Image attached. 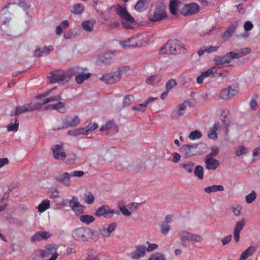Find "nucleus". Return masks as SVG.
<instances>
[{
    "label": "nucleus",
    "mask_w": 260,
    "mask_h": 260,
    "mask_svg": "<svg viewBox=\"0 0 260 260\" xmlns=\"http://www.w3.org/2000/svg\"><path fill=\"white\" fill-rule=\"evenodd\" d=\"M178 3L176 0H171L170 2L169 9L171 14L176 15L178 10Z\"/></svg>",
    "instance_id": "40"
},
{
    "label": "nucleus",
    "mask_w": 260,
    "mask_h": 260,
    "mask_svg": "<svg viewBox=\"0 0 260 260\" xmlns=\"http://www.w3.org/2000/svg\"><path fill=\"white\" fill-rule=\"evenodd\" d=\"M194 175L200 180H202L204 178V169L201 166H197L194 169Z\"/></svg>",
    "instance_id": "36"
},
{
    "label": "nucleus",
    "mask_w": 260,
    "mask_h": 260,
    "mask_svg": "<svg viewBox=\"0 0 260 260\" xmlns=\"http://www.w3.org/2000/svg\"><path fill=\"white\" fill-rule=\"evenodd\" d=\"M115 214L119 215V212L115 211L108 205H104L96 210L94 215L98 217H104L108 219L112 218Z\"/></svg>",
    "instance_id": "9"
},
{
    "label": "nucleus",
    "mask_w": 260,
    "mask_h": 260,
    "mask_svg": "<svg viewBox=\"0 0 260 260\" xmlns=\"http://www.w3.org/2000/svg\"><path fill=\"white\" fill-rule=\"evenodd\" d=\"M61 100V96L60 95H56L55 96H52L49 98H46L44 99L41 102L42 105L43 104H46L49 102H54V101H58Z\"/></svg>",
    "instance_id": "44"
},
{
    "label": "nucleus",
    "mask_w": 260,
    "mask_h": 260,
    "mask_svg": "<svg viewBox=\"0 0 260 260\" xmlns=\"http://www.w3.org/2000/svg\"><path fill=\"white\" fill-rule=\"evenodd\" d=\"M80 121V119L78 116H68L62 120V128H65L69 127L76 126L79 123Z\"/></svg>",
    "instance_id": "16"
},
{
    "label": "nucleus",
    "mask_w": 260,
    "mask_h": 260,
    "mask_svg": "<svg viewBox=\"0 0 260 260\" xmlns=\"http://www.w3.org/2000/svg\"><path fill=\"white\" fill-rule=\"evenodd\" d=\"M49 196L52 198H56L59 197V192L57 189L52 188L49 192Z\"/></svg>",
    "instance_id": "62"
},
{
    "label": "nucleus",
    "mask_w": 260,
    "mask_h": 260,
    "mask_svg": "<svg viewBox=\"0 0 260 260\" xmlns=\"http://www.w3.org/2000/svg\"><path fill=\"white\" fill-rule=\"evenodd\" d=\"M76 214H81L84 212V206L80 204L72 209Z\"/></svg>",
    "instance_id": "58"
},
{
    "label": "nucleus",
    "mask_w": 260,
    "mask_h": 260,
    "mask_svg": "<svg viewBox=\"0 0 260 260\" xmlns=\"http://www.w3.org/2000/svg\"><path fill=\"white\" fill-rule=\"evenodd\" d=\"M118 207L119 208L120 211L123 215L125 216H129L131 215V212L126 209L124 205H120L119 204Z\"/></svg>",
    "instance_id": "53"
},
{
    "label": "nucleus",
    "mask_w": 260,
    "mask_h": 260,
    "mask_svg": "<svg viewBox=\"0 0 260 260\" xmlns=\"http://www.w3.org/2000/svg\"><path fill=\"white\" fill-rule=\"evenodd\" d=\"M180 166L184 169L187 173H192L194 167V164L191 161L186 162L180 164Z\"/></svg>",
    "instance_id": "32"
},
{
    "label": "nucleus",
    "mask_w": 260,
    "mask_h": 260,
    "mask_svg": "<svg viewBox=\"0 0 260 260\" xmlns=\"http://www.w3.org/2000/svg\"><path fill=\"white\" fill-rule=\"evenodd\" d=\"M115 11L121 19V24L123 27L127 29H133L136 25L134 18L128 12L126 8L117 5L115 8Z\"/></svg>",
    "instance_id": "1"
},
{
    "label": "nucleus",
    "mask_w": 260,
    "mask_h": 260,
    "mask_svg": "<svg viewBox=\"0 0 260 260\" xmlns=\"http://www.w3.org/2000/svg\"><path fill=\"white\" fill-rule=\"evenodd\" d=\"M69 25V23L68 20H64L57 26L56 28V34L57 35H60L62 34L63 29L67 28Z\"/></svg>",
    "instance_id": "37"
},
{
    "label": "nucleus",
    "mask_w": 260,
    "mask_h": 260,
    "mask_svg": "<svg viewBox=\"0 0 260 260\" xmlns=\"http://www.w3.org/2000/svg\"><path fill=\"white\" fill-rule=\"evenodd\" d=\"M246 150L247 148L244 146H242L235 151V154L237 156H240L243 154H245Z\"/></svg>",
    "instance_id": "57"
},
{
    "label": "nucleus",
    "mask_w": 260,
    "mask_h": 260,
    "mask_svg": "<svg viewBox=\"0 0 260 260\" xmlns=\"http://www.w3.org/2000/svg\"><path fill=\"white\" fill-rule=\"evenodd\" d=\"M112 128H114V129H115L116 133L118 132V129L117 128L115 124V122L113 120L109 121L107 122L105 125L102 126V127L100 128V131L103 132L108 131Z\"/></svg>",
    "instance_id": "30"
},
{
    "label": "nucleus",
    "mask_w": 260,
    "mask_h": 260,
    "mask_svg": "<svg viewBox=\"0 0 260 260\" xmlns=\"http://www.w3.org/2000/svg\"><path fill=\"white\" fill-rule=\"evenodd\" d=\"M134 100V97L132 95H127L123 99V104L125 106L129 105Z\"/></svg>",
    "instance_id": "59"
},
{
    "label": "nucleus",
    "mask_w": 260,
    "mask_h": 260,
    "mask_svg": "<svg viewBox=\"0 0 260 260\" xmlns=\"http://www.w3.org/2000/svg\"><path fill=\"white\" fill-rule=\"evenodd\" d=\"M232 235H229L226 237H223L221 240L222 244L225 245L228 244L232 240Z\"/></svg>",
    "instance_id": "63"
},
{
    "label": "nucleus",
    "mask_w": 260,
    "mask_h": 260,
    "mask_svg": "<svg viewBox=\"0 0 260 260\" xmlns=\"http://www.w3.org/2000/svg\"><path fill=\"white\" fill-rule=\"evenodd\" d=\"M50 208V201L48 200H43L38 206V211L42 213Z\"/></svg>",
    "instance_id": "34"
},
{
    "label": "nucleus",
    "mask_w": 260,
    "mask_h": 260,
    "mask_svg": "<svg viewBox=\"0 0 260 260\" xmlns=\"http://www.w3.org/2000/svg\"><path fill=\"white\" fill-rule=\"evenodd\" d=\"M148 260H166L164 254L159 252H156L152 254Z\"/></svg>",
    "instance_id": "48"
},
{
    "label": "nucleus",
    "mask_w": 260,
    "mask_h": 260,
    "mask_svg": "<svg viewBox=\"0 0 260 260\" xmlns=\"http://www.w3.org/2000/svg\"><path fill=\"white\" fill-rule=\"evenodd\" d=\"M146 244L148 245V247L146 248V251L148 252H151L153 250L156 249L158 248V245L155 243H151L149 241H147Z\"/></svg>",
    "instance_id": "56"
},
{
    "label": "nucleus",
    "mask_w": 260,
    "mask_h": 260,
    "mask_svg": "<svg viewBox=\"0 0 260 260\" xmlns=\"http://www.w3.org/2000/svg\"><path fill=\"white\" fill-rule=\"evenodd\" d=\"M256 198V193L254 190H252L250 193L246 196L245 200L247 203L250 204L253 202Z\"/></svg>",
    "instance_id": "45"
},
{
    "label": "nucleus",
    "mask_w": 260,
    "mask_h": 260,
    "mask_svg": "<svg viewBox=\"0 0 260 260\" xmlns=\"http://www.w3.org/2000/svg\"><path fill=\"white\" fill-rule=\"evenodd\" d=\"M83 128H79L75 130H71L69 131L68 133L70 135L76 136L77 135H79L80 134H83Z\"/></svg>",
    "instance_id": "54"
},
{
    "label": "nucleus",
    "mask_w": 260,
    "mask_h": 260,
    "mask_svg": "<svg viewBox=\"0 0 260 260\" xmlns=\"http://www.w3.org/2000/svg\"><path fill=\"white\" fill-rule=\"evenodd\" d=\"M84 10V7L82 4H75L73 8L72 12L75 14H80Z\"/></svg>",
    "instance_id": "41"
},
{
    "label": "nucleus",
    "mask_w": 260,
    "mask_h": 260,
    "mask_svg": "<svg viewBox=\"0 0 260 260\" xmlns=\"http://www.w3.org/2000/svg\"><path fill=\"white\" fill-rule=\"evenodd\" d=\"M40 234L41 240H46L50 238L51 236V234L48 232H39Z\"/></svg>",
    "instance_id": "61"
},
{
    "label": "nucleus",
    "mask_w": 260,
    "mask_h": 260,
    "mask_svg": "<svg viewBox=\"0 0 260 260\" xmlns=\"http://www.w3.org/2000/svg\"><path fill=\"white\" fill-rule=\"evenodd\" d=\"M67 76L69 80H71L75 76V81H85L88 80L92 74L88 72V69L86 68L74 66L68 69Z\"/></svg>",
    "instance_id": "2"
},
{
    "label": "nucleus",
    "mask_w": 260,
    "mask_h": 260,
    "mask_svg": "<svg viewBox=\"0 0 260 260\" xmlns=\"http://www.w3.org/2000/svg\"><path fill=\"white\" fill-rule=\"evenodd\" d=\"M136 250L129 254V257L133 260H138L144 257L146 254V247L144 245L139 244L136 246Z\"/></svg>",
    "instance_id": "14"
},
{
    "label": "nucleus",
    "mask_w": 260,
    "mask_h": 260,
    "mask_svg": "<svg viewBox=\"0 0 260 260\" xmlns=\"http://www.w3.org/2000/svg\"><path fill=\"white\" fill-rule=\"evenodd\" d=\"M200 10L199 6L196 3L186 4L181 10V13L184 16H188L197 14Z\"/></svg>",
    "instance_id": "15"
},
{
    "label": "nucleus",
    "mask_w": 260,
    "mask_h": 260,
    "mask_svg": "<svg viewBox=\"0 0 260 260\" xmlns=\"http://www.w3.org/2000/svg\"><path fill=\"white\" fill-rule=\"evenodd\" d=\"M256 248L253 246H249L241 254L239 260H246L248 256H251L256 251Z\"/></svg>",
    "instance_id": "27"
},
{
    "label": "nucleus",
    "mask_w": 260,
    "mask_h": 260,
    "mask_svg": "<svg viewBox=\"0 0 260 260\" xmlns=\"http://www.w3.org/2000/svg\"><path fill=\"white\" fill-rule=\"evenodd\" d=\"M202 136V133L200 131L196 130L193 132H191L190 133L188 137L190 140H194L201 138Z\"/></svg>",
    "instance_id": "46"
},
{
    "label": "nucleus",
    "mask_w": 260,
    "mask_h": 260,
    "mask_svg": "<svg viewBox=\"0 0 260 260\" xmlns=\"http://www.w3.org/2000/svg\"><path fill=\"white\" fill-rule=\"evenodd\" d=\"M231 60L230 55L228 54V53L224 56H216L214 58V61L219 68H222L225 64L230 63Z\"/></svg>",
    "instance_id": "19"
},
{
    "label": "nucleus",
    "mask_w": 260,
    "mask_h": 260,
    "mask_svg": "<svg viewBox=\"0 0 260 260\" xmlns=\"http://www.w3.org/2000/svg\"><path fill=\"white\" fill-rule=\"evenodd\" d=\"M167 17L166 7L163 4L156 5L152 13H149L148 18L151 22H157L165 19Z\"/></svg>",
    "instance_id": "5"
},
{
    "label": "nucleus",
    "mask_w": 260,
    "mask_h": 260,
    "mask_svg": "<svg viewBox=\"0 0 260 260\" xmlns=\"http://www.w3.org/2000/svg\"><path fill=\"white\" fill-rule=\"evenodd\" d=\"M244 225V220L242 219L241 220L237 222L234 228V232L240 233L241 231L243 229Z\"/></svg>",
    "instance_id": "49"
},
{
    "label": "nucleus",
    "mask_w": 260,
    "mask_h": 260,
    "mask_svg": "<svg viewBox=\"0 0 260 260\" xmlns=\"http://www.w3.org/2000/svg\"><path fill=\"white\" fill-rule=\"evenodd\" d=\"M53 153L54 157L56 159L62 160L66 157L62 144L55 145L53 148Z\"/></svg>",
    "instance_id": "18"
},
{
    "label": "nucleus",
    "mask_w": 260,
    "mask_h": 260,
    "mask_svg": "<svg viewBox=\"0 0 260 260\" xmlns=\"http://www.w3.org/2000/svg\"><path fill=\"white\" fill-rule=\"evenodd\" d=\"M182 49H185L182 42L177 39H171L164 47L161 48L160 52L161 54H180Z\"/></svg>",
    "instance_id": "3"
},
{
    "label": "nucleus",
    "mask_w": 260,
    "mask_h": 260,
    "mask_svg": "<svg viewBox=\"0 0 260 260\" xmlns=\"http://www.w3.org/2000/svg\"><path fill=\"white\" fill-rule=\"evenodd\" d=\"M238 26V22L237 21L231 24L224 32L223 38L225 40L230 39L235 32Z\"/></svg>",
    "instance_id": "21"
},
{
    "label": "nucleus",
    "mask_w": 260,
    "mask_h": 260,
    "mask_svg": "<svg viewBox=\"0 0 260 260\" xmlns=\"http://www.w3.org/2000/svg\"><path fill=\"white\" fill-rule=\"evenodd\" d=\"M98 127V124L95 122H90L86 127H82L83 128V135H87L90 132L96 129Z\"/></svg>",
    "instance_id": "31"
},
{
    "label": "nucleus",
    "mask_w": 260,
    "mask_h": 260,
    "mask_svg": "<svg viewBox=\"0 0 260 260\" xmlns=\"http://www.w3.org/2000/svg\"><path fill=\"white\" fill-rule=\"evenodd\" d=\"M45 110H56L60 113L66 112L65 104L60 102L54 104H49L45 107Z\"/></svg>",
    "instance_id": "22"
},
{
    "label": "nucleus",
    "mask_w": 260,
    "mask_h": 260,
    "mask_svg": "<svg viewBox=\"0 0 260 260\" xmlns=\"http://www.w3.org/2000/svg\"><path fill=\"white\" fill-rule=\"evenodd\" d=\"M84 201L88 204H92L94 201L93 195L91 192H88L84 194Z\"/></svg>",
    "instance_id": "47"
},
{
    "label": "nucleus",
    "mask_w": 260,
    "mask_h": 260,
    "mask_svg": "<svg viewBox=\"0 0 260 260\" xmlns=\"http://www.w3.org/2000/svg\"><path fill=\"white\" fill-rule=\"evenodd\" d=\"M219 149L217 146H213L211 148V152L206 157H211L216 156L219 153Z\"/></svg>",
    "instance_id": "50"
},
{
    "label": "nucleus",
    "mask_w": 260,
    "mask_h": 260,
    "mask_svg": "<svg viewBox=\"0 0 260 260\" xmlns=\"http://www.w3.org/2000/svg\"><path fill=\"white\" fill-rule=\"evenodd\" d=\"M68 74V70L66 72L62 70H57L50 72L47 78L49 81H68L70 80Z\"/></svg>",
    "instance_id": "10"
},
{
    "label": "nucleus",
    "mask_w": 260,
    "mask_h": 260,
    "mask_svg": "<svg viewBox=\"0 0 260 260\" xmlns=\"http://www.w3.org/2000/svg\"><path fill=\"white\" fill-rule=\"evenodd\" d=\"M45 255L48 256L49 255L54 254L56 252V248L54 245H48L45 247Z\"/></svg>",
    "instance_id": "39"
},
{
    "label": "nucleus",
    "mask_w": 260,
    "mask_h": 260,
    "mask_svg": "<svg viewBox=\"0 0 260 260\" xmlns=\"http://www.w3.org/2000/svg\"><path fill=\"white\" fill-rule=\"evenodd\" d=\"M139 36L137 35L132 37L126 40L121 42V45L124 48L140 47L143 45L141 40L139 39Z\"/></svg>",
    "instance_id": "13"
},
{
    "label": "nucleus",
    "mask_w": 260,
    "mask_h": 260,
    "mask_svg": "<svg viewBox=\"0 0 260 260\" xmlns=\"http://www.w3.org/2000/svg\"><path fill=\"white\" fill-rule=\"evenodd\" d=\"M116 75L115 72L113 73H105L102 77H101L99 79L102 81H108L110 80H114L115 81H117V78L115 77Z\"/></svg>",
    "instance_id": "33"
},
{
    "label": "nucleus",
    "mask_w": 260,
    "mask_h": 260,
    "mask_svg": "<svg viewBox=\"0 0 260 260\" xmlns=\"http://www.w3.org/2000/svg\"><path fill=\"white\" fill-rule=\"evenodd\" d=\"M220 129V126L218 122H215L213 126L210 128L208 133V137L212 140H215L217 139V133Z\"/></svg>",
    "instance_id": "24"
},
{
    "label": "nucleus",
    "mask_w": 260,
    "mask_h": 260,
    "mask_svg": "<svg viewBox=\"0 0 260 260\" xmlns=\"http://www.w3.org/2000/svg\"><path fill=\"white\" fill-rule=\"evenodd\" d=\"M179 235L181 240V244L186 247V241L201 242L203 240L202 237L197 234H193L186 231L179 232Z\"/></svg>",
    "instance_id": "11"
},
{
    "label": "nucleus",
    "mask_w": 260,
    "mask_h": 260,
    "mask_svg": "<svg viewBox=\"0 0 260 260\" xmlns=\"http://www.w3.org/2000/svg\"><path fill=\"white\" fill-rule=\"evenodd\" d=\"M170 229V226L168 224L162 223L160 225V231L164 235H167Z\"/></svg>",
    "instance_id": "52"
},
{
    "label": "nucleus",
    "mask_w": 260,
    "mask_h": 260,
    "mask_svg": "<svg viewBox=\"0 0 260 260\" xmlns=\"http://www.w3.org/2000/svg\"><path fill=\"white\" fill-rule=\"evenodd\" d=\"M149 3V0H139L135 5L134 8L139 12H144L148 8Z\"/></svg>",
    "instance_id": "25"
},
{
    "label": "nucleus",
    "mask_w": 260,
    "mask_h": 260,
    "mask_svg": "<svg viewBox=\"0 0 260 260\" xmlns=\"http://www.w3.org/2000/svg\"><path fill=\"white\" fill-rule=\"evenodd\" d=\"M253 27L252 23L250 21H247L244 24V28L246 31L251 30Z\"/></svg>",
    "instance_id": "64"
},
{
    "label": "nucleus",
    "mask_w": 260,
    "mask_h": 260,
    "mask_svg": "<svg viewBox=\"0 0 260 260\" xmlns=\"http://www.w3.org/2000/svg\"><path fill=\"white\" fill-rule=\"evenodd\" d=\"M84 175V172L82 171H74L71 173L64 172L61 176L56 177V180L66 186H70L71 185V177H82Z\"/></svg>",
    "instance_id": "6"
},
{
    "label": "nucleus",
    "mask_w": 260,
    "mask_h": 260,
    "mask_svg": "<svg viewBox=\"0 0 260 260\" xmlns=\"http://www.w3.org/2000/svg\"><path fill=\"white\" fill-rule=\"evenodd\" d=\"M93 234L92 231L88 228H80L76 229L73 232V237L76 240L87 241L91 239Z\"/></svg>",
    "instance_id": "7"
},
{
    "label": "nucleus",
    "mask_w": 260,
    "mask_h": 260,
    "mask_svg": "<svg viewBox=\"0 0 260 260\" xmlns=\"http://www.w3.org/2000/svg\"><path fill=\"white\" fill-rule=\"evenodd\" d=\"M223 190L224 187L221 185H213L204 188V191L208 193L213 192L221 191Z\"/></svg>",
    "instance_id": "29"
},
{
    "label": "nucleus",
    "mask_w": 260,
    "mask_h": 260,
    "mask_svg": "<svg viewBox=\"0 0 260 260\" xmlns=\"http://www.w3.org/2000/svg\"><path fill=\"white\" fill-rule=\"evenodd\" d=\"M198 145H184L182 146L180 152L186 157H189L196 155Z\"/></svg>",
    "instance_id": "17"
},
{
    "label": "nucleus",
    "mask_w": 260,
    "mask_h": 260,
    "mask_svg": "<svg viewBox=\"0 0 260 260\" xmlns=\"http://www.w3.org/2000/svg\"><path fill=\"white\" fill-rule=\"evenodd\" d=\"M94 20H85L82 23V28L86 31L91 32L93 30Z\"/></svg>",
    "instance_id": "28"
},
{
    "label": "nucleus",
    "mask_w": 260,
    "mask_h": 260,
    "mask_svg": "<svg viewBox=\"0 0 260 260\" xmlns=\"http://www.w3.org/2000/svg\"><path fill=\"white\" fill-rule=\"evenodd\" d=\"M53 49L51 46H45L43 48H37L34 51L33 55L35 57H41L44 55H48Z\"/></svg>",
    "instance_id": "23"
},
{
    "label": "nucleus",
    "mask_w": 260,
    "mask_h": 260,
    "mask_svg": "<svg viewBox=\"0 0 260 260\" xmlns=\"http://www.w3.org/2000/svg\"><path fill=\"white\" fill-rule=\"evenodd\" d=\"M217 67H213L206 71L201 73V75L197 78V81H203V80L207 77H225L227 72H223L222 73H217Z\"/></svg>",
    "instance_id": "12"
},
{
    "label": "nucleus",
    "mask_w": 260,
    "mask_h": 260,
    "mask_svg": "<svg viewBox=\"0 0 260 260\" xmlns=\"http://www.w3.org/2000/svg\"><path fill=\"white\" fill-rule=\"evenodd\" d=\"M80 204L78 202V199L77 197L73 196L72 199L69 201V206L72 209L75 206L78 205Z\"/></svg>",
    "instance_id": "55"
},
{
    "label": "nucleus",
    "mask_w": 260,
    "mask_h": 260,
    "mask_svg": "<svg viewBox=\"0 0 260 260\" xmlns=\"http://www.w3.org/2000/svg\"><path fill=\"white\" fill-rule=\"evenodd\" d=\"M205 163L206 168L209 170H215L220 165L218 160L207 157L205 158Z\"/></svg>",
    "instance_id": "20"
},
{
    "label": "nucleus",
    "mask_w": 260,
    "mask_h": 260,
    "mask_svg": "<svg viewBox=\"0 0 260 260\" xmlns=\"http://www.w3.org/2000/svg\"><path fill=\"white\" fill-rule=\"evenodd\" d=\"M146 106L145 103L140 104L137 105L136 106H133L132 109L134 110L140 111V112H144L145 111L146 109Z\"/></svg>",
    "instance_id": "51"
},
{
    "label": "nucleus",
    "mask_w": 260,
    "mask_h": 260,
    "mask_svg": "<svg viewBox=\"0 0 260 260\" xmlns=\"http://www.w3.org/2000/svg\"><path fill=\"white\" fill-rule=\"evenodd\" d=\"M238 91L239 84L237 82H235L229 86L228 88L221 90L219 96L221 99L228 100L236 95Z\"/></svg>",
    "instance_id": "8"
},
{
    "label": "nucleus",
    "mask_w": 260,
    "mask_h": 260,
    "mask_svg": "<svg viewBox=\"0 0 260 260\" xmlns=\"http://www.w3.org/2000/svg\"><path fill=\"white\" fill-rule=\"evenodd\" d=\"M18 5L22 7L24 10H26L29 8L30 5L27 3L25 0H19Z\"/></svg>",
    "instance_id": "60"
},
{
    "label": "nucleus",
    "mask_w": 260,
    "mask_h": 260,
    "mask_svg": "<svg viewBox=\"0 0 260 260\" xmlns=\"http://www.w3.org/2000/svg\"><path fill=\"white\" fill-rule=\"evenodd\" d=\"M14 123L12 121L9 125L7 126V130L8 132H16L18 129V125L19 123L17 122V120L16 118L14 119Z\"/></svg>",
    "instance_id": "42"
},
{
    "label": "nucleus",
    "mask_w": 260,
    "mask_h": 260,
    "mask_svg": "<svg viewBox=\"0 0 260 260\" xmlns=\"http://www.w3.org/2000/svg\"><path fill=\"white\" fill-rule=\"evenodd\" d=\"M196 102L190 100H187L182 103L178 104L171 112L170 116L173 119H178L182 117L185 113L186 107H193Z\"/></svg>",
    "instance_id": "4"
},
{
    "label": "nucleus",
    "mask_w": 260,
    "mask_h": 260,
    "mask_svg": "<svg viewBox=\"0 0 260 260\" xmlns=\"http://www.w3.org/2000/svg\"><path fill=\"white\" fill-rule=\"evenodd\" d=\"M27 112L28 111H31L35 110H39L41 108V107L42 106L41 103H30L28 104H25L23 105Z\"/></svg>",
    "instance_id": "35"
},
{
    "label": "nucleus",
    "mask_w": 260,
    "mask_h": 260,
    "mask_svg": "<svg viewBox=\"0 0 260 260\" xmlns=\"http://www.w3.org/2000/svg\"><path fill=\"white\" fill-rule=\"evenodd\" d=\"M80 220L82 222L89 224L95 220L94 216L89 215H82L80 216Z\"/></svg>",
    "instance_id": "38"
},
{
    "label": "nucleus",
    "mask_w": 260,
    "mask_h": 260,
    "mask_svg": "<svg viewBox=\"0 0 260 260\" xmlns=\"http://www.w3.org/2000/svg\"><path fill=\"white\" fill-rule=\"evenodd\" d=\"M130 68L129 66H121L119 67L117 70L115 71L116 75H115L117 81H119L121 79L122 76L126 75L127 72L129 71Z\"/></svg>",
    "instance_id": "26"
},
{
    "label": "nucleus",
    "mask_w": 260,
    "mask_h": 260,
    "mask_svg": "<svg viewBox=\"0 0 260 260\" xmlns=\"http://www.w3.org/2000/svg\"><path fill=\"white\" fill-rule=\"evenodd\" d=\"M27 112L25 107L23 105L22 106L16 107L15 110L11 112V116L19 115L23 113Z\"/></svg>",
    "instance_id": "43"
}]
</instances>
